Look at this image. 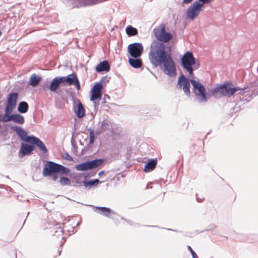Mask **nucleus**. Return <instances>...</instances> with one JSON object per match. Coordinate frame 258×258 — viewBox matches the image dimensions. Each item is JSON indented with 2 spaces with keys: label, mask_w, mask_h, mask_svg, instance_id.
<instances>
[{
  "label": "nucleus",
  "mask_w": 258,
  "mask_h": 258,
  "mask_svg": "<svg viewBox=\"0 0 258 258\" xmlns=\"http://www.w3.org/2000/svg\"><path fill=\"white\" fill-rule=\"evenodd\" d=\"M109 129V124L107 121L103 120L101 122V125L98 131H96V134L99 135L101 133Z\"/></svg>",
  "instance_id": "obj_30"
},
{
  "label": "nucleus",
  "mask_w": 258,
  "mask_h": 258,
  "mask_svg": "<svg viewBox=\"0 0 258 258\" xmlns=\"http://www.w3.org/2000/svg\"><path fill=\"white\" fill-rule=\"evenodd\" d=\"M63 244V243L61 242V244H60V247L61 248H62Z\"/></svg>",
  "instance_id": "obj_58"
},
{
  "label": "nucleus",
  "mask_w": 258,
  "mask_h": 258,
  "mask_svg": "<svg viewBox=\"0 0 258 258\" xmlns=\"http://www.w3.org/2000/svg\"><path fill=\"white\" fill-rule=\"evenodd\" d=\"M57 80L55 78H53L49 85V89L52 92H56L60 87Z\"/></svg>",
  "instance_id": "obj_26"
},
{
  "label": "nucleus",
  "mask_w": 258,
  "mask_h": 258,
  "mask_svg": "<svg viewBox=\"0 0 258 258\" xmlns=\"http://www.w3.org/2000/svg\"><path fill=\"white\" fill-rule=\"evenodd\" d=\"M94 102V110L95 112H96L98 109L99 106V101L97 102V100L93 101Z\"/></svg>",
  "instance_id": "obj_43"
},
{
  "label": "nucleus",
  "mask_w": 258,
  "mask_h": 258,
  "mask_svg": "<svg viewBox=\"0 0 258 258\" xmlns=\"http://www.w3.org/2000/svg\"><path fill=\"white\" fill-rule=\"evenodd\" d=\"M102 0H84L82 2L83 6H91L101 2Z\"/></svg>",
  "instance_id": "obj_32"
},
{
  "label": "nucleus",
  "mask_w": 258,
  "mask_h": 258,
  "mask_svg": "<svg viewBox=\"0 0 258 258\" xmlns=\"http://www.w3.org/2000/svg\"><path fill=\"white\" fill-rule=\"evenodd\" d=\"M61 250H58V255H60L61 254Z\"/></svg>",
  "instance_id": "obj_57"
},
{
  "label": "nucleus",
  "mask_w": 258,
  "mask_h": 258,
  "mask_svg": "<svg viewBox=\"0 0 258 258\" xmlns=\"http://www.w3.org/2000/svg\"><path fill=\"white\" fill-rule=\"evenodd\" d=\"M191 84L192 86L193 93L197 99L200 102H206L208 99L206 94V90L205 86L199 81L195 79H191Z\"/></svg>",
  "instance_id": "obj_5"
},
{
  "label": "nucleus",
  "mask_w": 258,
  "mask_h": 258,
  "mask_svg": "<svg viewBox=\"0 0 258 258\" xmlns=\"http://www.w3.org/2000/svg\"><path fill=\"white\" fill-rule=\"evenodd\" d=\"M110 70V66L107 60H103L99 62L95 68V71L98 73L102 72H108Z\"/></svg>",
  "instance_id": "obj_17"
},
{
  "label": "nucleus",
  "mask_w": 258,
  "mask_h": 258,
  "mask_svg": "<svg viewBox=\"0 0 258 258\" xmlns=\"http://www.w3.org/2000/svg\"><path fill=\"white\" fill-rule=\"evenodd\" d=\"M180 65L183 70L190 75H194V71L200 67V63L197 61L191 51H187L180 57Z\"/></svg>",
  "instance_id": "obj_4"
},
{
  "label": "nucleus",
  "mask_w": 258,
  "mask_h": 258,
  "mask_svg": "<svg viewBox=\"0 0 258 258\" xmlns=\"http://www.w3.org/2000/svg\"><path fill=\"white\" fill-rule=\"evenodd\" d=\"M121 219L125 221L127 223H128L130 225H133V222L131 220H127V219H124V218L123 217H121Z\"/></svg>",
  "instance_id": "obj_45"
},
{
  "label": "nucleus",
  "mask_w": 258,
  "mask_h": 258,
  "mask_svg": "<svg viewBox=\"0 0 258 258\" xmlns=\"http://www.w3.org/2000/svg\"><path fill=\"white\" fill-rule=\"evenodd\" d=\"M129 64L134 69H139L142 67L143 62L140 57L128 56Z\"/></svg>",
  "instance_id": "obj_16"
},
{
  "label": "nucleus",
  "mask_w": 258,
  "mask_h": 258,
  "mask_svg": "<svg viewBox=\"0 0 258 258\" xmlns=\"http://www.w3.org/2000/svg\"><path fill=\"white\" fill-rule=\"evenodd\" d=\"M203 8L196 1L186 10V17L191 20H195L199 15Z\"/></svg>",
  "instance_id": "obj_9"
},
{
  "label": "nucleus",
  "mask_w": 258,
  "mask_h": 258,
  "mask_svg": "<svg viewBox=\"0 0 258 258\" xmlns=\"http://www.w3.org/2000/svg\"><path fill=\"white\" fill-rule=\"evenodd\" d=\"M73 180V186L75 187L81 186L83 183V181L80 179L79 176H76L74 177Z\"/></svg>",
  "instance_id": "obj_31"
},
{
  "label": "nucleus",
  "mask_w": 258,
  "mask_h": 258,
  "mask_svg": "<svg viewBox=\"0 0 258 258\" xmlns=\"http://www.w3.org/2000/svg\"><path fill=\"white\" fill-rule=\"evenodd\" d=\"M187 249L191 253L192 258H198L196 253L195 251L192 249L190 245L187 246Z\"/></svg>",
  "instance_id": "obj_38"
},
{
  "label": "nucleus",
  "mask_w": 258,
  "mask_h": 258,
  "mask_svg": "<svg viewBox=\"0 0 258 258\" xmlns=\"http://www.w3.org/2000/svg\"><path fill=\"white\" fill-rule=\"evenodd\" d=\"M55 106L57 109H62L63 108L64 105L61 103L60 102L56 101L55 102Z\"/></svg>",
  "instance_id": "obj_41"
},
{
  "label": "nucleus",
  "mask_w": 258,
  "mask_h": 258,
  "mask_svg": "<svg viewBox=\"0 0 258 258\" xmlns=\"http://www.w3.org/2000/svg\"><path fill=\"white\" fill-rule=\"evenodd\" d=\"M59 183L61 185L66 186L70 185L71 183V180L69 178L65 176H61L59 180Z\"/></svg>",
  "instance_id": "obj_34"
},
{
  "label": "nucleus",
  "mask_w": 258,
  "mask_h": 258,
  "mask_svg": "<svg viewBox=\"0 0 258 258\" xmlns=\"http://www.w3.org/2000/svg\"><path fill=\"white\" fill-rule=\"evenodd\" d=\"M77 104H76V101L74 100L73 102V109L75 113L79 118H81L85 115V110L84 107L80 101V100H77Z\"/></svg>",
  "instance_id": "obj_14"
},
{
  "label": "nucleus",
  "mask_w": 258,
  "mask_h": 258,
  "mask_svg": "<svg viewBox=\"0 0 258 258\" xmlns=\"http://www.w3.org/2000/svg\"><path fill=\"white\" fill-rule=\"evenodd\" d=\"M92 91H97L102 93L103 85L101 83L96 82V84L91 88Z\"/></svg>",
  "instance_id": "obj_33"
},
{
  "label": "nucleus",
  "mask_w": 258,
  "mask_h": 258,
  "mask_svg": "<svg viewBox=\"0 0 258 258\" xmlns=\"http://www.w3.org/2000/svg\"><path fill=\"white\" fill-rule=\"evenodd\" d=\"M63 158L69 161H73V158L71 156L68 152H65L63 155Z\"/></svg>",
  "instance_id": "obj_37"
},
{
  "label": "nucleus",
  "mask_w": 258,
  "mask_h": 258,
  "mask_svg": "<svg viewBox=\"0 0 258 258\" xmlns=\"http://www.w3.org/2000/svg\"><path fill=\"white\" fill-rule=\"evenodd\" d=\"M0 121H2V115H0Z\"/></svg>",
  "instance_id": "obj_59"
},
{
  "label": "nucleus",
  "mask_w": 258,
  "mask_h": 258,
  "mask_svg": "<svg viewBox=\"0 0 258 258\" xmlns=\"http://www.w3.org/2000/svg\"><path fill=\"white\" fill-rule=\"evenodd\" d=\"M66 84L69 86L74 85L78 90H80V82L76 75L72 73L66 76Z\"/></svg>",
  "instance_id": "obj_15"
},
{
  "label": "nucleus",
  "mask_w": 258,
  "mask_h": 258,
  "mask_svg": "<svg viewBox=\"0 0 258 258\" xmlns=\"http://www.w3.org/2000/svg\"><path fill=\"white\" fill-rule=\"evenodd\" d=\"M258 85V81H255L254 82H252L250 83L249 85L248 86H246L245 87H249V88H248L246 90L247 92L250 90V88H252L253 87H255Z\"/></svg>",
  "instance_id": "obj_39"
},
{
  "label": "nucleus",
  "mask_w": 258,
  "mask_h": 258,
  "mask_svg": "<svg viewBox=\"0 0 258 258\" xmlns=\"http://www.w3.org/2000/svg\"><path fill=\"white\" fill-rule=\"evenodd\" d=\"M70 172V169L62 165L48 161L44 165L42 174L44 177H50L53 181H56L59 174L67 175Z\"/></svg>",
  "instance_id": "obj_2"
},
{
  "label": "nucleus",
  "mask_w": 258,
  "mask_h": 258,
  "mask_svg": "<svg viewBox=\"0 0 258 258\" xmlns=\"http://www.w3.org/2000/svg\"><path fill=\"white\" fill-rule=\"evenodd\" d=\"M249 87H244L243 88L234 87L232 84L226 83L214 88L211 90V93L215 97H217L218 93H219L222 96L230 97L239 91L240 92L238 93L241 94L247 92L246 90Z\"/></svg>",
  "instance_id": "obj_3"
},
{
  "label": "nucleus",
  "mask_w": 258,
  "mask_h": 258,
  "mask_svg": "<svg viewBox=\"0 0 258 258\" xmlns=\"http://www.w3.org/2000/svg\"><path fill=\"white\" fill-rule=\"evenodd\" d=\"M95 139H89V144H93L94 143Z\"/></svg>",
  "instance_id": "obj_50"
},
{
  "label": "nucleus",
  "mask_w": 258,
  "mask_h": 258,
  "mask_svg": "<svg viewBox=\"0 0 258 258\" xmlns=\"http://www.w3.org/2000/svg\"><path fill=\"white\" fill-rule=\"evenodd\" d=\"M56 80H57V81L59 83V84H66V76H62V77H55Z\"/></svg>",
  "instance_id": "obj_36"
},
{
  "label": "nucleus",
  "mask_w": 258,
  "mask_h": 258,
  "mask_svg": "<svg viewBox=\"0 0 258 258\" xmlns=\"http://www.w3.org/2000/svg\"><path fill=\"white\" fill-rule=\"evenodd\" d=\"M168 230H172L171 229H167Z\"/></svg>",
  "instance_id": "obj_64"
},
{
  "label": "nucleus",
  "mask_w": 258,
  "mask_h": 258,
  "mask_svg": "<svg viewBox=\"0 0 258 258\" xmlns=\"http://www.w3.org/2000/svg\"><path fill=\"white\" fill-rule=\"evenodd\" d=\"M90 169L96 168L101 165L104 162V158L95 159L92 160H88Z\"/></svg>",
  "instance_id": "obj_19"
},
{
  "label": "nucleus",
  "mask_w": 258,
  "mask_h": 258,
  "mask_svg": "<svg viewBox=\"0 0 258 258\" xmlns=\"http://www.w3.org/2000/svg\"><path fill=\"white\" fill-rule=\"evenodd\" d=\"M144 51V47L141 43L134 42L127 46V52L129 56L141 57Z\"/></svg>",
  "instance_id": "obj_7"
},
{
  "label": "nucleus",
  "mask_w": 258,
  "mask_h": 258,
  "mask_svg": "<svg viewBox=\"0 0 258 258\" xmlns=\"http://www.w3.org/2000/svg\"><path fill=\"white\" fill-rule=\"evenodd\" d=\"M88 131L89 132V134L91 133V132L92 133H94V131L93 130H92L91 128H89L88 129Z\"/></svg>",
  "instance_id": "obj_53"
},
{
  "label": "nucleus",
  "mask_w": 258,
  "mask_h": 258,
  "mask_svg": "<svg viewBox=\"0 0 258 258\" xmlns=\"http://www.w3.org/2000/svg\"><path fill=\"white\" fill-rule=\"evenodd\" d=\"M29 143L32 144L35 147H38L43 154L45 155L48 153V151L44 143L36 136H33Z\"/></svg>",
  "instance_id": "obj_13"
},
{
  "label": "nucleus",
  "mask_w": 258,
  "mask_h": 258,
  "mask_svg": "<svg viewBox=\"0 0 258 258\" xmlns=\"http://www.w3.org/2000/svg\"><path fill=\"white\" fill-rule=\"evenodd\" d=\"M41 80V76L37 75L35 74H33L30 76L29 81V85L33 87H36Z\"/></svg>",
  "instance_id": "obj_20"
},
{
  "label": "nucleus",
  "mask_w": 258,
  "mask_h": 258,
  "mask_svg": "<svg viewBox=\"0 0 258 258\" xmlns=\"http://www.w3.org/2000/svg\"><path fill=\"white\" fill-rule=\"evenodd\" d=\"M89 176V174H87V175H84V179H86V178H87V177Z\"/></svg>",
  "instance_id": "obj_56"
},
{
  "label": "nucleus",
  "mask_w": 258,
  "mask_h": 258,
  "mask_svg": "<svg viewBox=\"0 0 258 258\" xmlns=\"http://www.w3.org/2000/svg\"><path fill=\"white\" fill-rule=\"evenodd\" d=\"M157 164V160L156 158L149 159L147 163L144 166V172L148 173L152 171L156 167Z\"/></svg>",
  "instance_id": "obj_18"
},
{
  "label": "nucleus",
  "mask_w": 258,
  "mask_h": 258,
  "mask_svg": "<svg viewBox=\"0 0 258 258\" xmlns=\"http://www.w3.org/2000/svg\"><path fill=\"white\" fill-rule=\"evenodd\" d=\"M191 79H187L183 74H181L178 77L176 88L178 89H182L185 95L189 96L190 95V83Z\"/></svg>",
  "instance_id": "obj_6"
},
{
  "label": "nucleus",
  "mask_w": 258,
  "mask_h": 258,
  "mask_svg": "<svg viewBox=\"0 0 258 258\" xmlns=\"http://www.w3.org/2000/svg\"><path fill=\"white\" fill-rule=\"evenodd\" d=\"M192 0H183L182 3L184 4H188L192 2Z\"/></svg>",
  "instance_id": "obj_47"
},
{
  "label": "nucleus",
  "mask_w": 258,
  "mask_h": 258,
  "mask_svg": "<svg viewBox=\"0 0 258 258\" xmlns=\"http://www.w3.org/2000/svg\"><path fill=\"white\" fill-rule=\"evenodd\" d=\"M109 79L110 78H109L107 75H106L101 79L99 83H101V84L105 82L108 83L109 81Z\"/></svg>",
  "instance_id": "obj_42"
},
{
  "label": "nucleus",
  "mask_w": 258,
  "mask_h": 258,
  "mask_svg": "<svg viewBox=\"0 0 258 258\" xmlns=\"http://www.w3.org/2000/svg\"><path fill=\"white\" fill-rule=\"evenodd\" d=\"M19 94L17 92L12 91L10 92L7 97L5 108L8 110H14L17 104L19 99Z\"/></svg>",
  "instance_id": "obj_8"
},
{
  "label": "nucleus",
  "mask_w": 258,
  "mask_h": 258,
  "mask_svg": "<svg viewBox=\"0 0 258 258\" xmlns=\"http://www.w3.org/2000/svg\"><path fill=\"white\" fill-rule=\"evenodd\" d=\"M100 182V180L97 179H90L89 180H85L83 181V185L85 188L90 189L91 187L96 186Z\"/></svg>",
  "instance_id": "obj_22"
},
{
  "label": "nucleus",
  "mask_w": 258,
  "mask_h": 258,
  "mask_svg": "<svg viewBox=\"0 0 258 258\" xmlns=\"http://www.w3.org/2000/svg\"><path fill=\"white\" fill-rule=\"evenodd\" d=\"M29 214V212H28V213H27V217H28V216Z\"/></svg>",
  "instance_id": "obj_62"
},
{
  "label": "nucleus",
  "mask_w": 258,
  "mask_h": 258,
  "mask_svg": "<svg viewBox=\"0 0 258 258\" xmlns=\"http://www.w3.org/2000/svg\"><path fill=\"white\" fill-rule=\"evenodd\" d=\"M102 96V93L97 91H92L91 90V95L90 100L91 101H95L96 100H101Z\"/></svg>",
  "instance_id": "obj_29"
},
{
  "label": "nucleus",
  "mask_w": 258,
  "mask_h": 258,
  "mask_svg": "<svg viewBox=\"0 0 258 258\" xmlns=\"http://www.w3.org/2000/svg\"><path fill=\"white\" fill-rule=\"evenodd\" d=\"M150 184H151V183H148L147 184L146 188H147V189L151 188H152V186H150Z\"/></svg>",
  "instance_id": "obj_52"
},
{
  "label": "nucleus",
  "mask_w": 258,
  "mask_h": 258,
  "mask_svg": "<svg viewBox=\"0 0 258 258\" xmlns=\"http://www.w3.org/2000/svg\"><path fill=\"white\" fill-rule=\"evenodd\" d=\"M156 38L151 43L149 52V59L155 67H159L163 73L170 77L177 74L175 64L171 55V46L165 43L172 39L171 33L166 31V27L161 24L153 30Z\"/></svg>",
  "instance_id": "obj_1"
},
{
  "label": "nucleus",
  "mask_w": 258,
  "mask_h": 258,
  "mask_svg": "<svg viewBox=\"0 0 258 258\" xmlns=\"http://www.w3.org/2000/svg\"><path fill=\"white\" fill-rule=\"evenodd\" d=\"M89 139H95V136L94 133H92L91 132V133L89 134Z\"/></svg>",
  "instance_id": "obj_46"
},
{
  "label": "nucleus",
  "mask_w": 258,
  "mask_h": 258,
  "mask_svg": "<svg viewBox=\"0 0 258 258\" xmlns=\"http://www.w3.org/2000/svg\"><path fill=\"white\" fill-rule=\"evenodd\" d=\"M71 143H72V146L75 148V143L73 141V139H72Z\"/></svg>",
  "instance_id": "obj_55"
},
{
  "label": "nucleus",
  "mask_w": 258,
  "mask_h": 258,
  "mask_svg": "<svg viewBox=\"0 0 258 258\" xmlns=\"http://www.w3.org/2000/svg\"><path fill=\"white\" fill-rule=\"evenodd\" d=\"M197 196V198H196V200H197V201L199 203H201L204 200V199L203 198H200L199 197H197V194L196 195Z\"/></svg>",
  "instance_id": "obj_48"
},
{
  "label": "nucleus",
  "mask_w": 258,
  "mask_h": 258,
  "mask_svg": "<svg viewBox=\"0 0 258 258\" xmlns=\"http://www.w3.org/2000/svg\"><path fill=\"white\" fill-rule=\"evenodd\" d=\"M35 150V147L32 144L23 143L21 144L20 149L19 152V157L22 158L26 155H29Z\"/></svg>",
  "instance_id": "obj_12"
},
{
  "label": "nucleus",
  "mask_w": 258,
  "mask_h": 258,
  "mask_svg": "<svg viewBox=\"0 0 258 258\" xmlns=\"http://www.w3.org/2000/svg\"><path fill=\"white\" fill-rule=\"evenodd\" d=\"M75 169L77 171H81L90 170L88 161H86L80 164H77L75 166Z\"/></svg>",
  "instance_id": "obj_25"
},
{
  "label": "nucleus",
  "mask_w": 258,
  "mask_h": 258,
  "mask_svg": "<svg viewBox=\"0 0 258 258\" xmlns=\"http://www.w3.org/2000/svg\"><path fill=\"white\" fill-rule=\"evenodd\" d=\"M126 33L128 37H132L138 35V31L137 28L131 25L127 26L125 28Z\"/></svg>",
  "instance_id": "obj_27"
},
{
  "label": "nucleus",
  "mask_w": 258,
  "mask_h": 258,
  "mask_svg": "<svg viewBox=\"0 0 258 258\" xmlns=\"http://www.w3.org/2000/svg\"><path fill=\"white\" fill-rule=\"evenodd\" d=\"M72 228L73 229L72 232H73V233H76V231H77V230H75V227H72Z\"/></svg>",
  "instance_id": "obj_54"
},
{
  "label": "nucleus",
  "mask_w": 258,
  "mask_h": 258,
  "mask_svg": "<svg viewBox=\"0 0 258 258\" xmlns=\"http://www.w3.org/2000/svg\"><path fill=\"white\" fill-rule=\"evenodd\" d=\"M212 0H197L196 2L203 8L205 4H209Z\"/></svg>",
  "instance_id": "obj_35"
},
{
  "label": "nucleus",
  "mask_w": 258,
  "mask_h": 258,
  "mask_svg": "<svg viewBox=\"0 0 258 258\" xmlns=\"http://www.w3.org/2000/svg\"><path fill=\"white\" fill-rule=\"evenodd\" d=\"M15 258H17V253H16V252L15 253Z\"/></svg>",
  "instance_id": "obj_60"
},
{
  "label": "nucleus",
  "mask_w": 258,
  "mask_h": 258,
  "mask_svg": "<svg viewBox=\"0 0 258 258\" xmlns=\"http://www.w3.org/2000/svg\"><path fill=\"white\" fill-rule=\"evenodd\" d=\"M11 129L15 131L20 139L23 141L27 143H29L31 138L34 135L29 136L27 132L22 127L17 125L12 126Z\"/></svg>",
  "instance_id": "obj_10"
},
{
  "label": "nucleus",
  "mask_w": 258,
  "mask_h": 258,
  "mask_svg": "<svg viewBox=\"0 0 258 258\" xmlns=\"http://www.w3.org/2000/svg\"><path fill=\"white\" fill-rule=\"evenodd\" d=\"M49 85H48V82H46L43 84L42 87L44 89H49Z\"/></svg>",
  "instance_id": "obj_44"
},
{
  "label": "nucleus",
  "mask_w": 258,
  "mask_h": 258,
  "mask_svg": "<svg viewBox=\"0 0 258 258\" xmlns=\"http://www.w3.org/2000/svg\"><path fill=\"white\" fill-rule=\"evenodd\" d=\"M217 227V225L214 224H210L208 226V228L203 230L202 232L208 231H212L213 229H215Z\"/></svg>",
  "instance_id": "obj_40"
},
{
  "label": "nucleus",
  "mask_w": 258,
  "mask_h": 258,
  "mask_svg": "<svg viewBox=\"0 0 258 258\" xmlns=\"http://www.w3.org/2000/svg\"><path fill=\"white\" fill-rule=\"evenodd\" d=\"M13 121L20 124H23L25 122V118L23 115L19 113H14Z\"/></svg>",
  "instance_id": "obj_28"
},
{
  "label": "nucleus",
  "mask_w": 258,
  "mask_h": 258,
  "mask_svg": "<svg viewBox=\"0 0 258 258\" xmlns=\"http://www.w3.org/2000/svg\"><path fill=\"white\" fill-rule=\"evenodd\" d=\"M29 109V105L26 101H21L19 102L17 110L20 113H25Z\"/></svg>",
  "instance_id": "obj_24"
},
{
  "label": "nucleus",
  "mask_w": 258,
  "mask_h": 258,
  "mask_svg": "<svg viewBox=\"0 0 258 258\" xmlns=\"http://www.w3.org/2000/svg\"><path fill=\"white\" fill-rule=\"evenodd\" d=\"M104 170H102V171H100L99 173H98V176L99 177H101L104 174Z\"/></svg>",
  "instance_id": "obj_49"
},
{
  "label": "nucleus",
  "mask_w": 258,
  "mask_h": 258,
  "mask_svg": "<svg viewBox=\"0 0 258 258\" xmlns=\"http://www.w3.org/2000/svg\"><path fill=\"white\" fill-rule=\"evenodd\" d=\"M249 236L252 237V236H253V235H250Z\"/></svg>",
  "instance_id": "obj_63"
},
{
  "label": "nucleus",
  "mask_w": 258,
  "mask_h": 258,
  "mask_svg": "<svg viewBox=\"0 0 258 258\" xmlns=\"http://www.w3.org/2000/svg\"><path fill=\"white\" fill-rule=\"evenodd\" d=\"M89 206L93 207L95 212L108 218H110L111 214L117 215L116 212L108 207L95 206L93 205H89Z\"/></svg>",
  "instance_id": "obj_11"
},
{
  "label": "nucleus",
  "mask_w": 258,
  "mask_h": 258,
  "mask_svg": "<svg viewBox=\"0 0 258 258\" xmlns=\"http://www.w3.org/2000/svg\"><path fill=\"white\" fill-rule=\"evenodd\" d=\"M13 110L5 108V114L2 115V121L7 122L12 121L13 118V114H11Z\"/></svg>",
  "instance_id": "obj_21"
},
{
  "label": "nucleus",
  "mask_w": 258,
  "mask_h": 258,
  "mask_svg": "<svg viewBox=\"0 0 258 258\" xmlns=\"http://www.w3.org/2000/svg\"><path fill=\"white\" fill-rule=\"evenodd\" d=\"M2 31L0 30V36L2 35Z\"/></svg>",
  "instance_id": "obj_61"
},
{
  "label": "nucleus",
  "mask_w": 258,
  "mask_h": 258,
  "mask_svg": "<svg viewBox=\"0 0 258 258\" xmlns=\"http://www.w3.org/2000/svg\"><path fill=\"white\" fill-rule=\"evenodd\" d=\"M53 229L55 230L54 233L53 234V236L56 237H60V238L62 239H63V229L61 225L59 224H56Z\"/></svg>",
  "instance_id": "obj_23"
},
{
  "label": "nucleus",
  "mask_w": 258,
  "mask_h": 258,
  "mask_svg": "<svg viewBox=\"0 0 258 258\" xmlns=\"http://www.w3.org/2000/svg\"><path fill=\"white\" fill-rule=\"evenodd\" d=\"M107 97L108 98H109V96H108V95H104V98H107ZM105 98H104V99H103V100H102V103H103L105 102Z\"/></svg>",
  "instance_id": "obj_51"
}]
</instances>
